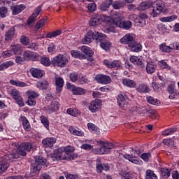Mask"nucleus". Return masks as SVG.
<instances>
[{"instance_id": "obj_41", "label": "nucleus", "mask_w": 179, "mask_h": 179, "mask_svg": "<svg viewBox=\"0 0 179 179\" xmlns=\"http://www.w3.org/2000/svg\"><path fill=\"white\" fill-rule=\"evenodd\" d=\"M13 62L12 61H8L5 62L3 64L0 65V71H3L4 69H8L10 66H13Z\"/></svg>"}, {"instance_id": "obj_21", "label": "nucleus", "mask_w": 179, "mask_h": 179, "mask_svg": "<svg viewBox=\"0 0 179 179\" xmlns=\"http://www.w3.org/2000/svg\"><path fill=\"white\" fill-rule=\"evenodd\" d=\"M124 159H127V160H129V162H131V163H134V164H138V165L142 164V160H140L139 158H138L134 155L126 154L124 155Z\"/></svg>"}, {"instance_id": "obj_14", "label": "nucleus", "mask_w": 179, "mask_h": 179, "mask_svg": "<svg viewBox=\"0 0 179 179\" xmlns=\"http://www.w3.org/2000/svg\"><path fill=\"white\" fill-rule=\"evenodd\" d=\"M130 62L134 65H138V68L141 69H145V63H143V60L142 59L138 58V57L136 56H131L130 57Z\"/></svg>"}, {"instance_id": "obj_54", "label": "nucleus", "mask_w": 179, "mask_h": 179, "mask_svg": "<svg viewBox=\"0 0 179 179\" xmlns=\"http://www.w3.org/2000/svg\"><path fill=\"white\" fill-rule=\"evenodd\" d=\"M110 6H111V4H110V3H108L107 1H105L101 4L100 9L103 12H106V10H108Z\"/></svg>"}, {"instance_id": "obj_45", "label": "nucleus", "mask_w": 179, "mask_h": 179, "mask_svg": "<svg viewBox=\"0 0 179 179\" xmlns=\"http://www.w3.org/2000/svg\"><path fill=\"white\" fill-rule=\"evenodd\" d=\"M69 159V153L60 148L59 160H68Z\"/></svg>"}, {"instance_id": "obj_52", "label": "nucleus", "mask_w": 179, "mask_h": 179, "mask_svg": "<svg viewBox=\"0 0 179 179\" xmlns=\"http://www.w3.org/2000/svg\"><path fill=\"white\" fill-rule=\"evenodd\" d=\"M67 114L72 115V117H76L79 114V110L78 109L69 108L67 109Z\"/></svg>"}, {"instance_id": "obj_37", "label": "nucleus", "mask_w": 179, "mask_h": 179, "mask_svg": "<svg viewBox=\"0 0 179 179\" xmlns=\"http://www.w3.org/2000/svg\"><path fill=\"white\" fill-rule=\"evenodd\" d=\"M39 59H41V63L42 65H44V66H50V65H52V62H51L50 58L47 57H41Z\"/></svg>"}, {"instance_id": "obj_51", "label": "nucleus", "mask_w": 179, "mask_h": 179, "mask_svg": "<svg viewBox=\"0 0 179 179\" xmlns=\"http://www.w3.org/2000/svg\"><path fill=\"white\" fill-rule=\"evenodd\" d=\"M41 123L46 128V129H49V128H50V122L48 121V119H47V117L43 116V117H41Z\"/></svg>"}, {"instance_id": "obj_17", "label": "nucleus", "mask_w": 179, "mask_h": 179, "mask_svg": "<svg viewBox=\"0 0 179 179\" xmlns=\"http://www.w3.org/2000/svg\"><path fill=\"white\" fill-rule=\"evenodd\" d=\"M16 31V29H15V27H10L8 30H7L5 32V41H10V40H12L13 37H15V34Z\"/></svg>"}, {"instance_id": "obj_27", "label": "nucleus", "mask_w": 179, "mask_h": 179, "mask_svg": "<svg viewBox=\"0 0 179 179\" xmlns=\"http://www.w3.org/2000/svg\"><path fill=\"white\" fill-rule=\"evenodd\" d=\"M69 131L72 135H75L76 136H85V133L83 131L75 129L73 126H71Z\"/></svg>"}, {"instance_id": "obj_2", "label": "nucleus", "mask_w": 179, "mask_h": 179, "mask_svg": "<svg viewBox=\"0 0 179 179\" xmlns=\"http://www.w3.org/2000/svg\"><path fill=\"white\" fill-rule=\"evenodd\" d=\"M110 16L113 17V24L116 26V27H120V29H125V30H128L132 27V22L131 21L122 22L121 20V17L120 14L114 10L110 11Z\"/></svg>"}, {"instance_id": "obj_19", "label": "nucleus", "mask_w": 179, "mask_h": 179, "mask_svg": "<svg viewBox=\"0 0 179 179\" xmlns=\"http://www.w3.org/2000/svg\"><path fill=\"white\" fill-rule=\"evenodd\" d=\"M25 9H26V6L23 4L11 6V10L13 12V15H19L20 12H23V10Z\"/></svg>"}, {"instance_id": "obj_43", "label": "nucleus", "mask_w": 179, "mask_h": 179, "mask_svg": "<svg viewBox=\"0 0 179 179\" xmlns=\"http://www.w3.org/2000/svg\"><path fill=\"white\" fill-rule=\"evenodd\" d=\"M176 19H177V15H173L169 17H161L160 20L161 22H173V20H176Z\"/></svg>"}, {"instance_id": "obj_26", "label": "nucleus", "mask_w": 179, "mask_h": 179, "mask_svg": "<svg viewBox=\"0 0 179 179\" xmlns=\"http://www.w3.org/2000/svg\"><path fill=\"white\" fill-rule=\"evenodd\" d=\"M101 22H103V19L100 16H96L90 20V26H99V24H101Z\"/></svg>"}, {"instance_id": "obj_55", "label": "nucleus", "mask_w": 179, "mask_h": 179, "mask_svg": "<svg viewBox=\"0 0 179 179\" xmlns=\"http://www.w3.org/2000/svg\"><path fill=\"white\" fill-rule=\"evenodd\" d=\"M135 23L139 27H143L146 24V20L143 19L137 18L135 20Z\"/></svg>"}, {"instance_id": "obj_63", "label": "nucleus", "mask_w": 179, "mask_h": 179, "mask_svg": "<svg viewBox=\"0 0 179 179\" xmlns=\"http://www.w3.org/2000/svg\"><path fill=\"white\" fill-rule=\"evenodd\" d=\"M12 55H13L10 50H6V51L3 52V53H2L3 58H9V57H12Z\"/></svg>"}, {"instance_id": "obj_57", "label": "nucleus", "mask_w": 179, "mask_h": 179, "mask_svg": "<svg viewBox=\"0 0 179 179\" xmlns=\"http://www.w3.org/2000/svg\"><path fill=\"white\" fill-rule=\"evenodd\" d=\"M159 66L161 68H163L164 69H167L168 71H170L171 69V67L167 64V62H164V60H162L159 63Z\"/></svg>"}, {"instance_id": "obj_61", "label": "nucleus", "mask_w": 179, "mask_h": 179, "mask_svg": "<svg viewBox=\"0 0 179 179\" xmlns=\"http://www.w3.org/2000/svg\"><path fill=\"white\" fill-rule=\"evenodd\" d=\"M161 173H162V177H164V178H168L170 177V170L169 169H161Z\"/></svg>"}, {"instance_id": "obj_6", "label": "nucleus", "mask_w": 179, "mask_h": 179, "mask_svg": "<svg viewBox=\"0 0 179 179\" xmlns=\"http://www.w3.org/2000/svg\"><path fill=\"white\" fill-rule=\"evenodd\" d=\"M100 33L97 31L93 32V31H89L87 36L83 38L82 41L83 44H90L93 40H95L96 43L98 41L99 36Z\"/></svg>"}, {"instance_id": "obj_24", "label": "nucleus", "mask_w": 179, "mask_h": 179, "mask_svg": "<svg viewBox=\"0 0 179 179\" xmlns=\"http://www.w3.org/2000/svg\"><path fill=\"white\" fill-rule=\"evenodd\" d=\"M122 85L127 87L134 88L136 87V83L134 80L129 78H124L122 80Z\"/></svg>"}, {"instance_id": "obj_31", "label": "nucleus", "mask_w": 179, "mask_h": 179, "mask_svg": "<svg viewBox=\"0 0 179 179\" xmlns=\"http://www.w3.org/2000/svg\"><path fill=\"white\" fill-rule=\"evenodd\" d=\"M94 152L96 155H106V153H110V150H107V148H106L105 145H103L102 147H101L99 148H95L94 150Z\"/></svg>"}, {"instance_id": "obj_49", "label": "nucleus", "mask_w": 179, "mask_h": 179, "mask_svg": "<svg viewBox=\"0 0 179 179\" xmlns=\"http://www.w3.org/2000/svg\"><path fill=\"white\" fill-rule=\"evenodd\" d=\"M10 94L13 99H15L17 97L20 96V92L16 89H13L10 91Z\"/></svg>"}, {"instance_id": "obj_18", "label": "nucleus", "mask_w": 179, "mask_h": 179, "mask_svg": "<svg viewBox=\"0 0 179 179\" xmlns=\"http://www.w3.org/2000/svg\"><path fill=\"white\" fill-rule=\"evenodd\" d=\"M134 41L135 39H134L133 36H131V34H126L120 39V43L122 44H127L129 47Z\"/></svg>"}, {"instance_id": "obj_11", "label": "nucleus", "mask_w": 179, "mask_h": 179, "mask_svg": "<svg viewBox=\"0 0 179 179\" xmlns=\"http://www.w3.org/2000/svg\"><path fill=\"white\" fill-rule=\"evenodd\" d=\"M104 65L107 66L108 68H110V69H113V68H115L116 69H120L121 68L122 63L118 60H114L113 62H110L107 59L103 61Z\"/></svg>"}, {"instance_id": "obj_12", "label": "nucleus", "mask_w": 179, "mask_h": 179, "mask_svg": "<svg viewBox=\"0 0 179 179\" xmlns=\"http://www.w3.org/2000/svg\"><path fill=\"white\" fill-rule=\"evenodd\" d=\"M98 83H102V85H108L111 83V78L106 75L96 76L95 78Z\"/></svg>"}, {"instance_id": "obj_62", "label": "nucleus", "mask_w": 179, "mask_h": 179, "mask_svg": "<svg viewBox=\"0 0 179 179\" xmlns=\"http://www.w3.org/2000/svg\"><path fill=\"white\" fill-rule=\"evenodd\" d=\"M10 50L12 51L13 55H15L17 52H18V51H20V45H13V46H11V50Z\"/></svg>"}, {"instance_id": "obj_42", "label": "nucleus", "mask_w": 179, "mask_h": 179, "mask_svg": "<svg viewBox=\"0 0 179 179\" xmlns=\"http://www.w3.org/2000/svg\"><path fill=\"white\" fill-rule=\"evenodd\" d=\"M10 85H13V86H18L19 87H24L27 86L25 83L15 80H10Z\"/></svg>"}, {"instance_id": "obj_3", "label": "nucleus", "mask_w": 179, "mask_h": 179, "mask_svg": "<svg viewBox=\"0 0 179 179\" xmlns=\"http://www.w3.org/2000/svg\"><path fill=\"white\" fill-rule=\"evenodd\" d=\"M69 62V57L68 55L59 54L52 59V65L53 66H58L59 68H65Z\"/></svg>"}, {"instance_id": "obj_53", "label": "nucleus", "mask_w": 179, "mask_h": 179, "mask_svg": "<svg viewBox=\"0 0 179 179\" xmlns=\"http://www.w3.org/2000/svg\"><path fill=\"white\" fill-rule=\"evenodd\" d=\"M147 101L148 103H150V104H153L154 106H156V105L159 104V103H160V101L159 100H157V99H155L152 96H148Z\"/></svg>"}, {"instance_id": "obj_28", "label": "nucleus", "mask_w": 179, "mask_h": 179, "mask_svg": "<svg viewBox=\"0 0 179 179\" xmlns=\"http://www.w3.org/2000/svg\"><path fill=\"white\" fill-rule=\"evenodd\" d=\"M21 121L22 122L23 128L25 129V131H29L30 129H31V127L30 126V123L29 122V120L26 117L22 116L21 117Z\"/></svg>"}, {"instance_id": "obj_40", "label": "nucleus", "mask_w": 179, "mask_h": 179, "mask_svg": "<svg viewBox=\"0 0 179 179\" xmlns=\"http://www.w3.org/2000/svg\"><path fill=\"white\" fill-rule=\"evenodd\" d=\"M145 179H157V176L150 169L146 171Z\"/></svg>"}, {"instance_id": "obj_9", "label": "nucleus", "mask_w": 179, "mask_h": 179, "mask_svg": "<svg viewBox=\"0 0 179 179\" xmlns=\"http://www.w3.org/2000/svg\"><path fill=\"white\" fill-rule=\"evenodd\" d=\"M40 13H41V6L37 7L34 10V11L32 13V15L28 19L27 24L29 26H31V24H33V23H34V22L36 20H37V16H38V15H40Z\"/></svg>"}, {"instance_id": "obj_39", "label": "nucleus", "mask_w": 179, "mask_h": 179, "mask_svg": "<svg viewBox=\"0 0 179 179\" xmlns=\"http://www.w3.org/2000/svg\"><path fill=\"white\" fill-rule=\"evenodd\" d=\"M152 6V2L145 1L141 3L139 6L140 10H146V9H149Z\"/></svg>"}, {"instance_id": "obj_10", "label": "nucleus", "mask_w": 179, "mask_h": 179, "mask_svg": "<svg viewBox=\"0 0 179 179\" xmlns=\"http://www.w3.org/2000/svg\"><path fill=\"white\" fill-rule=\"evenodd\" d=\"M101 108V101L99 99L91 101L90 105L88 106L89 110L92 113H96Z\"/></svg>"}, {"instance_id": "obj_15", "label": "nucleus", "mask_w": 179, "mask_h": 179, "mask_svg": "<svg viewBox=\"0 0 179 179\" xmlns=\"http://www.w3.org/2000/svg\"><path fill=\"white\" fill-rule=\"evenodd\" d=\"M67 87L69 89H70V90L72 91L73 94L82 95V94H85V93H86V90H85V89H83L82 87H77L73 85H71V84H69L67 85Z\"/></svg>"}, {"instance_id": "obj_22", "label": "nucleus", "mask_w": 179, "mask_h": 179, "mask_svg": "<svg viewBox=\"0 0 179 179\" xmlns=\"http://www.w3.org/2000/svg\"><path fill=\"white\" fill-rule=\"evenodd\" d=\"M29 72L32 75L33 78H36V79H41V78H43V71L38 69L31 68L29 70Z\"/></svg>"}, {"instance_id": "obj_32", "label": "nucleus", "mask_w": 179, "mask_h": 179, "mask_svg": "<svg viewBox=\"0 0 179 179\" xmlns=\"http://www.w3.org/2000/svg\"><path fill=\"white\" fill-rule=\"evenodd\" d=\"M9 167V163L6 161H0V174H2L8 170Z\"/></svg>"}, {"instance_id": "obj_29", "label": "nucleus", "mask_w": 179, "mask_h": 179, "mask_svg": "<svg viewBox=\"0 0 179 179\" xmlns=\"http://www.w3.org/2000/svg\"><path fill=\"white\" fill-rule=\"evenodd\" d=\"M37 87L41 89V90H47L49 87L48 81L45 80H42L38 81L36 84Z\"/></svg>"}, {"instance_id": "obj_59", "label": "nucleus", "mask_w": 179, "mask_h": 179, "mask_svg": "<svg viewBox=\"0 0 179 179\" xmlns=\"http://www.w3.org/2000/svg\"><path fill=\"white\" fill-rule=\"evenodd\" d=\"M124 3L121 1H115L113 4V7L114 9H121V8H124Z\"/></svg>"}, {"instance_id": "obj_25", "label": "nucleus", "mask_w": 179, "mask_h": 179, "mask_svg": "<svg viewBox=\"0 0 179 179\" xmlns=\"http://www.w3.org/2000/svg\"><path fill=\"white\" fill-rule=\"evenodd\" d=\"M129 47L131 51H133L134 52H139L140 51H142V45L138 43L135 40Z\"/></svg>"}, {"instance_id": "obj_50", "label": "nucleus", "mask_w": 179, "mask_h": 179, "mask_svg": "<svg viewBox=\"0 0 179 179\" xmlns=\"http://www.w3.org/2000/svg\"><path fill=\"white\" fill-rule=\"evenodd\" d=\"M14 100L16 101L17 104L19 105V107H24V101H23V98L21 95L15 98Z\"/></svg>"}, {"instance_id": "obj_1", "label": "nucleus", "mask_w": 179, "mask_h": 179, "mask_svg": "<svg viewBox=\"0 0 179 179\" xmlns=\"http://www.w3.org/2000/svg\"><path fill=\"white\" fill-rule=\"evenodd\" d=\"M13 145L16 146V152L7 154L3 157L4 160H10V162H15L17 159H19L20 156H26V152H30L33 145L30 143H24L17 145V143H14Z\"/></svg>"}, {"instance_id": "obj_36", "label": "nucleus", "mask_w": 179, "mask_h": 179, "mask_svg": "<svg viewBox=\"0 0 179 179\" xmlns=\"http://www.w3.org/2000/svg\"><path fill=\"white\" fill-rule=\"evenodd\" d=\"M88 129L90 131H92L94 134L96 135H100V130L97 129V126L93 123H88L87 124Z\"/></svg>"}, {"instance_id": "obj_30", "label": "nucleus", "mask_w": 179, "mask_h": 179, "mask_svg": "<svg viewBox=\"0 0 179 179\" xmlns=\"http://www.w3.org/2000/svg\"><path fill=\"white\" fill-rule=\"evenodd\" d=\"M137 92H139V93H149V92H150V89H149L148 85L141 84L137 87Z\"/></svg>"}, {"instance_id": "obj_20", "label": "nucleus", "mask_w": 179, "mask_h": 179, "mask_svg": "<svg viewBox=\"0 0 179 179\" xmlns=\"http://www.w3.org/2000/svg\"><path fill=\"white\" fill-rule=\"evenodd\" d=\"M64 78L61 77L55 78L56 90L58 93L62 92V87H64Z\"/></svg>"}, {"instance_id": "obj_64", "label": "nucleus", "mask_w": 179, "mask_h": 179, "mask_svg": "<svg viewBox=\"0 0 179 179\" xmlns=\"http://www.w3.org/2000/svg\"><path fill=\"white\" fill-rule=\"evenodd\" d=\"M78 78H79V75L76 73H70V79L71 82H76L78 80Z\"/></svg>"}, {"instance_id": "obj_33", "label": "nucleus", "mask_w": 179, "mask_h": 179, "mask_svg": "<svg viewBox=\"0 0 179 179\" xmlns=\"http://www.w3.org/2000/svg\"><path fill=\"white\" fill-rule=\"evenodd\" d=\"M35 162L36 164H39V166L43 167V166H45V163H47V159H45V158L43 157L36 156L35 157Z\"/></svg>"}, {"instance_id": "obj_47", "label": "nucleus", "mask_w": 179, "mask_h": 179, "mask_svg": "<svg viewBox=\"0 0 179 179\" xmlns=\"http://www.w3.org/2000/svg\"><path fill=\"white\" fill-rule=\"evenodd\" d=\"M176 131H177L176 128L168 129L162 131V135H164V136H169V135H173V134H174V132H176Z\"/></svg>"}, {"instance_id": "obj_8", "label": "nucleus", "mask_w": 179, "mask_h": 179, "mask_svg": "<svg viewBox=\"0 0 179 179\" xmlns=\"http://www.w3.org/2000/svg\"><path fill=\"white\" fill-rule=\"evenodd\" d=\"M25 61H40L41 56L37 52L26 50L23 53Z\"/></svg>"}, {"instance_id": "obj_4", "label": "nucleus", "mask_w": 179, "mask_h": 179, "mask_svg": "<svg viewBox=\"0 0 179 179\" xmlns=\"http://www.w3.org/2000/svg\"><path fill=\"white\" fill-rule=\"evenodd\" d=\"M164 3L162 0H157L154 2L152 6V11L151 12V16L152 17H157L159 16L162 12L163 9H164Z\"/></svg>"}, {"instance_id": "obj_60", "label": "nucleus", "mask_w": 179, "mask_h": 179, "mask_svg": "<svg viewBox=\"0 0 179 179\" xmlns=\"http://www.w3.org/2000/svg\"><path fill=\"white\" fill-rule=\"evenodd\" d=\"M162 143H164V145H166V146H169L170 148H173V146H174V141L170 138L164 139Z\"/></svg>"}, {"instance_id": "obj_46", "label": "nucleus", "mask_w": 179, "mask_h": 179, "mask_svg": "<svg viewBox=\"0 0 179 179\" xmlns=\"http://www.w3.org/2000/svg\"><path fill=\"white\" fill-rule=\"evenodd\" d=\"M71 55L72 57H74V58H79L80 59H83L85 57V55L82 54L79 51L75 50L71 51Z\"/></svg>"}, {"instance_id": "obj_35", "label": "nucleus", "mask_w": 179, "mask_h": 179, "mask_svg": "<svg viewBox=\"0 0 179 179\" xmlns=\"http://www.w3.org/2000/svg\"><path fill=\"white\" fill-rule=\"evenodd\" d=\"M59 108V103L55 101H52L48 113H54V111H57Z\"/></svg>"}, {"instance_id": "obj_44", "label": "nucleus", "mask_w": 179, "mask_h": 179, "mask_svg": "<svg viewBox=\"0 0 179 179\" xmlns=\"http://www.w3.org/2000/svg\"><path fill=\"white\" fill-rule=\"evenodd\" d=\"M45 22H47L46 19L43 18L40 20L35 25V30H40L41 27H43V26H45Z\"/></svg>"}, {"instance_id": "obj_5", "label": "nucleus", "mask_w": 179, "mask_h": 179, "mask_svg": "<svg viewBox=\"0 0 179 179\" xmlns=\"http://www.w3.org/2000/svg\"><path fill=\"white\" fill-rule=\"evenodd\" d=\"M118 106L122 110H129L131 108V103H129V99L125 98L124 95L119 94L117 98Z\"/></svg>"}, {"instance_id": "obj_34", "label": "nucleus", "mask_w": 179, "mask_h": 179, "mask_svg": "<svg viewBox=\"0 0 179 179\" xmlns=\"http://www.w3.org/2000/svg\"><path fill=\"white\" fill-rule=\"evenodd\" d=\"M62 34V31L61 29H57L52 32H49L46 34V38H52V37H57V36H61Z\"/></svg>"}, {"instance_id": "obj_16", "label": "nucleus", "mask_w": 179, "mask_h": 179, "mask_svg": "<svg viewBox=\"0 0 179 179\" xmlns=\"http://www.w3.org/2000/svg\"><path fill=\"white\" fill-rule=\"evenodd\" d=\"M159 50L162 52H171L173 50H176V45L175 43L171 44L169 46H167L165 43H162L159 45Z\"/></svg>"}, {"instance_id": "obj_13", "label": "nucleus", "mask_w": 179, "mask_h": 179, "mask_svg": "<svg viewBox=\"0 0 179 179\" xmlns=\"http://www.w3.org/2000/svg\"><path fill=\"white\" fill-rule=\"evenodd\" d=\"M57 142V138H46L42 141L43 146L46 148H52L54 146V144Z\"/></svg>"}, {"instance_id": "obj_23", "label": "nucleus", "mask_w": 179, "mask_h": 179, "mask_svg": "<svg viewBox=\"0 0 179 179\" xmlns=\"http://www.w3.org/2000/svg\"><path fill=\"white\" fill-rule=\"evenodd\" d=\"M156 68H157L156 63H153L152 62H148L146 64L147 73L152 75V73H154V72L156 71Z\"/></svg>"}, {"instance_id": "obj_48", "label": "nucleus", "mask_w": 179, "mask_h": 179, "mask_svg": "<svg viewBox=\"0 0 179 179\" xmlns=\"http://www.w3.org/2000/svg\"><path fill=\"white\" fill-rule=\"evenodd\" d=\"M41 165H39L38 164H34L32 165V173H34L35 174H38V173H40V170H41Z\"/></svg>"}, {"instance_id": "obj_38", "label": "nucleus", "mask_w": 179, "mask_h": 179, "mask_svg": "<svg viewBox=\"0 0 179 179\" xmlns=\"http://www.w3.org/2000/svg\"><path fill=\"white\" fill-rule=\"evenodd\" d=\"M81 51L86 55H88V57H93V50L87 46L81 47Z\"/></svg>"}, {"instance_id": "obj_7", "label": "nucleus", "mask_w": 179, "mask_h": 179, "mask_svg": "<svg viewBox=\"0 0 179 179\" xmlns=\"http://www.w3.org/2000/svg\"><path fill=\"white\" fill-rule=\"evenodd\" d=\"M96 44H99L100 47H101L103 50H105V51H108V50H110V48L111 47V43H110V41L106 40V35L101 33H100L99 36H98Z\"/></svg>"}, {"instance_id": "obj_58", "label": "nucleus", "mask_w": 179, "mask_h": 179, "mask_svg": "<svg viewBox=\"0 0 179 179\" xmlns=\"http://www.w3.org/2000/svg\"><path fill=\"white\" fill-rule=\"evenodd\" d=\"M60 155H61V148H59L57 150H54L52 155V157H54L57 160H59Z\"/></svg>"}, {"instance_id": "obj_56", "label": "nucleus", "mask_w": 179, "mask_h": 179, "mask_svg": "<svg viewBox=\"0 0 179 179\" xmlns=\"http://www.w3.org/2000/svg\"><path fill=\"white\" fill-rule=\"evenodd\" d=\"M8 14V8L6 7H1L0 8V17H6V15Z\"/></svg>"}]
</instances>
